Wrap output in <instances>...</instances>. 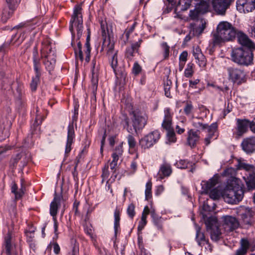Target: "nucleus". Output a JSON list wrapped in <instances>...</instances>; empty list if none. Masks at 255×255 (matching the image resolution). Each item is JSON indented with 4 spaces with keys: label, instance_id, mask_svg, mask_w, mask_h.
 I'll use <instances>...</instances> for the list:
<instances>
[{
    "label": "nucleus",
    "instance_id": "f257e3e1",
    "mask_svg": "<svg viewBox=\"0 0 255 255\" xmlns=\"http://www.w3.org/2000/svg\"><path fill=\"white\" fill-rule=\"evenodd\" d=\"M238 30L228 21L220 22L217 27V33L213 36L214 46H222L225 42L233 41Z\"/></svg>",
    "mask_w": 255,
    "mask_h": 255
},
{
    "label": "nucleus",
    "instance_id": "f03ea898",
    "mask_svg": "<svg viewBox=\"0 0 255 255\" xmlns=\"http://www.w3.org/2000/svg\"><path fill=\"white\" fill-rule=\"evenodd\" d=\"M244 195V186L236 181L228 183L223 191L222 197L225 202L234 204L240 202Z\"/></svg>",
    "mask_w": 255,
    "mask_h": 255
},
{
    "label": "nucleus",
    "instance_id": "7ed1b4c3",
    "mask_svg": "<svg viewBox=\"0 0 255 255\" xmlns=\"http://www.w3.org/2000/svg\"><path fill=\"white\" fill-rule=\"evenodd\" d=\"M231 56L232 60L239 65L248 66L253 62L252 49H233Z\"/></svg>",
    "mask_w": 255,
    "mask_h": 255
},
{
    "label": "nucleus",
    "instance_id": "20e7f679",
    "mask_svg": "<svg viewBox=\"0 0 255 255\" xmlns=\"http://www.w3.org/2000/svg\"><path fill=\"white\" fill-rule=\"evenodd\" d=\"M82 6L80 4L75 6L73 13L70 21L69 30L72 34L74 35V26L76 27L77 36L79 38L82 33L83 18L82 15Z\"/></svg>",
    "mask_w": 255,
    "mask_h": 255
},
{
    "label": "nucleus",
    "instance_id": "39448f33",
    "mask_svg": "<svg viewBox=\"0 0 255 255\" xmlns=\"http://www.w3.org/2000/svg\"><path fill=\"white\" fill-rule=\"evenodd\" d=\"M218 183V177L214 176L209 181H203L201 184L202 186L201 194H206L210 191L209 193L210 197L213 200H217L220 198V196H222L223 191L221 192L218 188L214 187Z\"/></svg>",
    "mask_w": 255,
    "mask_h": 255
},
{
    "label": "nucleus",
    "instance_id": "423d86ee",
    "mask_svg": "<svg viewBox=\"0 0 255 255\" xmlns=\"http://www.w3.org/2000/svg\"><path fill=\"white\" fill-rule=\"evenodd\" d=\"M132 127L136 133L141 130L146 125L148 116L146 113L141 110L136 109L130 113Z\"/></svg>",
    "mask_w": 255,
    "mask_h": 255
},
{
    "label": "nucleus",
    "instance_id": "0eeeda50",
    "mask_svg": "<svg viewBox=\"0 0 255 255\" xmlns=\"http://www.w3.org/2000/svg\"><path fill=\"white\" fill-rule=\"evenodd\" d=\"M206 230L209 233L211 239L215 242H218L223 238L222 233L218 225L216 217H209L205 222Z\"/></svg>",
    "mask_w": 255,
    "mask_h": 255
},
{
    "label": "nucleus",
    "instance_id": "6e6552de",
    "mask_svg": "<svg viewBox=\"0 0 255 255\" xmlns=\"http://www.w3.org/2000/svg\"><path fill=\"white\" fill-rule=\"evenodd\" d=\"M160 134L159 132L157 130H154L150 132L147 135L139 140V145L143 149H147L152 147L159 139Z\"/></svg>",
    "mask_w": 255,
    "mask_h": 255
},
{
    "label": "nucleus",
    "instance_id": "1a4fd4ad",
    "mask_svg": "<svg viewBox=\"0 0 255 255\" xmlns=\"http://www.w3.org/2000/svg\"><path fill=\"white\" fill-rule=\"evenodd\" d=\"M195 240L199 246L200 247L205 246L206 250L210 253L212 252L213 246L209 242V239L206 237L204 232L202 230L201 228L199 226H196V227Z\"/></svg>",
    "mask_w": 255,
    "mask_h": 255
},
{
    "label": "nucleus",
    "instance_id": "9d476101",
    "mask_svg": "<svg viewBox=\"0 0 255 255\" xmlns=\"http://www.w3.org/2000/svg\"><path fill=\"white\" fill-rule=\"evenodd\" d=\"M227 70L229 79L233 82L241 84L246 81V74L243 70L235 67H229Z\"/></svg>",
    "mask_w": 255,
    "mask_h": 255
},
{
    "label": "nucleus",
    "instance_id": "9b49d317",
    "mask_svg": "<svg viewBox=\"0 0 255 255\" xmlns=\"http://www.w3.org/2000/svg\"><path fill=\"white\" fill-rule=\"evenodd\" d=\"M2 254L4 255H17L15 246L12 242V234L10 231L4 238Z\"/></svg>",
    "mask_w": 255,
    "mask_h": 255
},
{
    "label": "nucleus",
    "instance_id": "f8f14e48",
    "mask_svg": "<svg viewBox=\"0 0 255 255\" xmlns=\"http://www.w3.org/2000/svg\"><path fill=\"white\" fill-rule=\"evenodd\" d=\"M231 4V0H212L214 11L218 15H225Z\"/></svg>",
    "mask_w": 255,
    "mask_h": 255
},
{
    "label": "nucleus",
    "instance_id": "ddd939ff",
    "mask_svg": "<svg viewBox=\"0 0 255 255\" xmlns=\"http://www.w3.org/2000/svg\"><path fill=\"white\" fill-rule=\"evenodd\" d=\"M236 214L241 217L245 225H251L253 223V213L251 210L241 207L236 210Z\"/></svg>",
    "mask_w": 255,
    "mask_h": 255
},
{
    "label": "nucleus",
    "instance_id": "4468645a",
    "mask_svg": "<svg viewBox=\"0 0 255 255\" xmlns=\"http://www.w3.org/2000/svg\"><path fill=\"white\" fill-rule=\"evenodd\" d=\"M223 227L225 230L227 232H232L239 226L238 220L231 216H226L223 217Z\"/></svg>",
    "mask_w": 255,
    "mask_h": 255
},
{
    "label": "nucleus",
    "instance_id": "2eb2a0df",
    "mask_svg": "<svg viewBox=\"0 0 255 255\" xmlns=\"http://www.w3.org/2000/svg\"><path fill=\"white\" fill-rule=\"evenodd\" d=\"M236 3L237 9L245 13L255 9V0H237Z\"/></svg>",
    "mask_w": 255,
    "mask_h": 255
},
{
    "label": "nucleus",
    "instance_id": "dca6fc26",
    "mask_svg": "<svg viewBox=\"0 0 255 255\" xmlns=\"http://www.w3.org/2000/svg\"><path fill=\"white\" fill-rule=\"evenodd\" d=\"M251 121L248 119L237 120V127L236 134L238 136H242L244 133L247 132L248 128H250Z\"/></svg>",
    "mask_w": 255,
    "mask_h": 255
},
{
    "label": "nucleus",
    "instance_id": "f3484780",
    "mask_svg": "<svg viewBox=\"0 0 255 255\" xmlns=\"http://www.w3.org/2000/svg\"><path fill=\"white\" fill-rule=\"evenodd\" d=\"M62 200L63 197L62 195L55 193L54 199L50 205V214L53 217L54 220H55L58 210L61 206V202Z\"/></svg>",
    "mask_w": 255,
    "mask_h": 255
},
{
    "label": "nucleus",
    "instance_id": "a211bd4d",
    "mask_svg": "<svg viewBox=\"0 0 255 255\" xmlns=\"http://www.w3.org/2000/svg\"><path fill=\"white\" fill-rule=\"evenodd\" d=\"M241 146L242 149L247 153H251L255 151V137L252 136L243 139Z\"/></svg>",
    "mask_w": 255,
    "mask_h": 255
},
{
    "label": "nucleus",
    "instance_id": "6ab92c4d",
    "mask_svg": "<svg viewBox=\"0 0 255 255\" xmlns=\"http://www.w3.org/2000/svg\"><path fill=\"white\" fill-rule=\"evenodd\" d=\"M237 36L238 42L246 48H255V44L249 37L242 31H238Z\"/></svg>",
    "mask_w": 255,
    "mask_h": 255
},
{
    "label": "nucleus",
    "instance_id": "aec40b11",
    "mask_svg": "<svg viewBox=\"0 0 255 255\" xmlns=\"http://www.w3.org/2000/svg\"><path fill=\"white\" fill-rule=\"evenodd\" d=\"M20 161V165L19 166L23 168L27 164L28 159L26 158V155L24 153L17 154L15 157H12L10 161V167L12 169L16 167L17 163Z\"/></svg>",
    "mask_w": 255,
    "mask_h": 255
},
{
    "label": "nucleus",
    "instance_id": "412c9836",
    "mask_svg": "<svg viewBox=\"0 0 255 255\" xmlns=\"http://www.w3.org/2000/svg\"><path fill=\"white\" fill-rule=\"evenodd\" d=\"M75 138V132L74 129L73 124H70L68 126V135L67 143L65 148V153L67 154L71 150V145L73 142V139Z\"/></svg>",
    "mask_w": 255,
    "mask_h": 255
},
{
    "label": "nucleus",
    "instance_id": "4be33fe9",
    "mask_svg": "<svg viewBox=\"0 0 255 255\" xmlns=\"http://www.w3.org/2000/svg\"><path fill=\"white\" fill-rule=\"evenodd\" d=\"M198 132V130L194 131L193 129H190L188 132L187 143L191 148L195 147L199 140Z\"/></svg>",
    "mask_w": 255,
    "mask_h": 255
},
{
    "label": "nucleus",
    "instance_id": "5701e85b",
    "mask_svg": "<svg viewBox=\"0 0 255 255\" xmlns=\"http://www.w3.org/2000/svg\"><path fill=\"white\" fill-rule=\"evenodd\" d=\"M172 168L170 164L164 162L161 165L157 174L158 178L160 180L164 177H168L172 173Z\"/></svg>",
    "mask_w": 255,
    "mask_h": 255
},
{
    "label": "nucleus",
    "instance_id": "b1692460",
    "mask_svg": "<svg viewBox=\"0 0 255 255\" xmlns=\"http://www.w3.org/2000/svg\"><path fill=\"white\" fill-rule=\"evenodd\" d=\"M162 127L166 131L173 129L172 127V117L169 109L164 111V119L162 124Z\"/></svg>",
    "mask_w": 255,
    "mask_h": 255
},
{
    "label": "nucleus",
    "instance_id": "393cba45",
    "mask_svg": "<svg viewBox=\"0 0 255 255\" xmlns=\"http://www.w3.org/2000/svg\"><path fill=\"white\" fill-rule=\"evenodd\" d=\"M243 178L249 190L255 188V172L254 171H250V173H246Z\"/></svg>",
    "mask_w": 255,
    "mask_h": 255
},
{
    "label": "nucleus",
    "instance_id": "a878e982",
    "mask_svg": "<svg viewBox=\"0 0 255 255\" xmlns=\"http://www.w3.org/2000/svg\"><path fill=\"white\" fill-rule=\"evenodd\" d=\"M193 6L197 9L201 14H204L208 11L209 3L204 0H196Z\"/></svg>",
    "mask_w": 255,
    "mask_h": 255
},
{
    "label": "nucleus",
    "instance_id": "bb28decb",
    "mask_svg": "<svg viewBox=\"0 0 255 255\" xmlns=\"http://www.w3.org/2000/svg\"><path fill=\"white\" fill-rule=\"evenodd\" d=\"M16 7L8 5L5 6L2 11L1 20L3 22H6L7 20L12 16Z\"/></svg>",
    "mask_w": 255,
    "mask_h": 255
},
{
    "label": "nucleus",
    "instance_id": "cd10ccee",
    "mask_svg": "<svg viewBox=\"0 0 255 255\" xmlns=\"http://www.w3.org/2000/svg\"><path fill=\"white\" fill-rule=\"evenodd\" d=\"M107 55L109 58H111V65L115 72L118 66V51H114V49H109Z\"/></svg>",
    "mask_w": 255,
    "mask_h": 255
},
{
    "label": "nucleus",
    "instance_id": "c85d7f7f",
    "mask_svg": "<svg viewBox=\"0 0 255 255\" xmlns=\"http://www.w3.org/2000/svg\"><path fill=\"white\" fill-rule=\"evenodd\" d=\"M75 54L77 59L79 58L81 61L84 59L83 52L86 55L85 60L87 62H89L90 60L91 49H84V51L82 49H74Z\"/></svg>",
    "mask_w": 255,
    "mask_h": 255
},
{
    "label": "nucleus",
    "instance_id": "c756f323",
    "mask_svg": "<svg viewBox=\"0 0 255 255\" xmlns=\"http://www.w3.org/2000/svg\"><path fill=\"white\" fill-rule=\"evenodd\" d=\"M196 0H180L179 1L178 5L175 8V11L176 12L179 7L182 11L186 10L191 6H193L195 4Z\"/></svg>",
    "mask_w": 255,
    "mask_h": 255
},
{
    "label": "nucleus",
    "instance_id": "7c9ffc66",
    "mask_svg": "<svg viewBox=\"0 0 255 255\" xmlns=\"http://www.w3.org/2000/svg\"><path fill=\"white\" fill-rule=\"evenodd\" d=\"M249 248V243L247 239H242L240 247L237 250L235 255H245Z\"/></svg>",
    "mask_w": 255,
    "mask_h": 255
},
{
    "label": "nucleus",
    "instance_id": "2f4dec72",
    "mask_svg": "<svg viewBox=\"0 0 255 255\" xmlns=\"http://www.w3.org/2000/svg\"><path fill=\"white\" fill-rule=\"evenodd\" d=\"M150 214L154 225L157 227L158 230H162L163 226L161 217L157 215L154 210L151 211Z\"/></svg>",
    "mask_w": 255,
    "mask_h": 255
},
{
    "label": "nucleus",
    "instance_id": "473e14b6",
    "mask_svg": "<svg viewBox=\"0 0 255 255\" xmlns=\"http://www.w3.org/2000/svg\"><path fill=\"white\" fill-rule=\"evenodd\" d=\"M193 126L199 129H205L208 128V125L203 123V119L202 118L192 117Z\"/></svg>",
    "mask_w": 255,
    "mask_h": 255
},
{
    "label": "nucleus",
    "instance_id": "72a5a7b5",
    "mask_svg": "<svg viewBox=\"0 0 255 255\" xmlns=\"http://www.w3.org/2000/svg\"><path fill=\"white\" fill-rule=\"evenodd\" d=\"M102 48H114L115 45L114 38L113 36L102 37Z\"/></svg>",
    "mask_w": 255,
    "mask_h": 255
},
{
    "label": "nucleus",
    "instance_id": "f704fd0d",
    "mask_svg": "<svg viewBox=\"0 0 255 255\" xmlns=\"http://www.w3.org/2000/svg\"><path fill=\"white\" fill-rule=\"evenodd\" d=\"M101 28L102 37L113 36L111 27H109L107 23L102 21L101 23Z\"/></svg>",
    "mask_w": 255,
    "mask_h": 255
},
{
    "label": "nucleus",
    "instance_id": "c9c22d12",
    "mask_svg": "<svg viewBox=\"0 0 255 255\" xmlns=\"http://www.w3.org/2000/svg\"><path fill=\"white\" fill-rule=\"evenodd\" d=\"M23 180L21 179V188L19 191H17V185L14 183L11 187V191L14 193L15 198L16 199L20 198L24 194V192L23 189H24V186L23 185Z\"/></svg>",
    "mask_w": 255,
    "mask_h": 255
},
{
    "label": "nucleus",
    "instance_id": "e433bc0d",
    "mask_svg": "<svg viewBox=\"0 0 255 255\" xmlns=\"http://www.w3.org/2000/svg\"><path fill=\"white\" fill-rule=\"evenodd\" d=\"M114 218V230L115 235H117L118 229L120 228V211L118 208L115 209Z\"/></svg>",
    "mask_w": 255,
    "mask_h": 255
},
{
    "label": "nucleus",
    "instance_id": "4c0bfd02",
    "mask_svg": "<svg viewBox=\"0 0 255 255\" xmlns=\"http://www.w3.org/2000/svg\"><path fill=\"white\" fill-rule=\"evenodd\" d=\"M40 51L41 58H49L55 61V56H54V52H53L52 55L50 54L52 52L51 49H40Z\"/></svg>",
    "mask_w": 255,
    "mask_h": 255
},
{
    "label": "nucleus",
    "instance_id": "58836bf2",
    "mask_svg": "<svg viewBox=\"0 0 255 255\" xmlns=\"http://www.w3.org/2000/svg\"><path fill=\"white\" fill-rule=\"evenodd\" d=\"M215 204L211 200H207L204 202L203 209L206 212H212L215 210Z\"/></svg>",
    "mask_w": 255,
    "mask_h": 255
},
{
    "label": "nucleus",
    "instance_id": "ea45409f",
    "mask_svg": "<svg viewBox=\"0 0 255 255\" xmlns=\"http://www.w3.org/2000/svg\"><path fill=\"white\" fill-rule=\"evenodd\" d=\"M15 37V35L13 36L10 40L5 42L2 46V48L9 46H18V44H17L16 43L19 42V38H17L16 39H14Z\"/></svg>",
    "mask_w": 255,
    "mask_h": 255
},
{
    "label": "nucleus",
    "instance_id": "a19ab883",
    "mask_svg": "<svg viewBox=\"0 0 255 255\" xmlns=\"http://www.w3.org/2000/svg\"><path fill=\"white\" fill-rule=\"evenodd\" d=\"M218 126L216 123H213L210 126H208V136L211 137V138L216 136V138H217V135H215V133L217 130Z\"/></svg>",
    "mask_w": 255,
    "mask_h": 255
},
{
    "label": "nucleus",
    "instance_id": "79ce46f5",
    "mask_svg": "<svg viewBox=\"0 0 255 255\" xmlns=\"http://www.w3.org/2000/svg\"><path fill=\"white\" fill-rule=\"evenodd\" d=\"M71 244L73 246L72 252L69 253L68 255H79V245L76 240L74 239L71 240Z\"/></svg>",
    "mask_w": 255,
    "mask_h": 255
},
{
    "label": "nucleus",
    "instance_id": "37998d69",
    "mask_svg": "<svg viewBox=\"0 0 255 255\" xmlns=\"http://www.w3.org/2000/svg\"><path fill=\"white\" fill-rule=\"evenodd\" d=\"M128 143L130 149H133L136 145L135 138L132 134H128L127 136Z\"/></svg>",
    "mask_w": 255,
    "mask_h": 255
},
{
    "label": "nucleus",
    "instance_id": "c03bdc74",
    "mask_svg": "<svg viewBox=\"0 0 255 255\" xmlns=\"http://www.w3.org/2000/svg\"><path fill=\"white\" fill-rule=\"evenodd\" d=\"M193 106L191 102L187 101L186 102L185 106L184 108L183 111L186 116H190L193 111Z\"/></svg>",
    "mask_w": 255,
    "mask_h": 255
},
{
    "label": "nucleus",
    "instance_id": "a18cd8bd",
    "mask_svg": "<svg viewBox=\"0 0 255 255\" xmlns=\"http://www.w3.org/2000/svg\"><path fill=\"white\" fill-rule=\"evenodd\" d=\"M151 188H152V183L150 181H149L148 182H147L146 183V189H145V191L146 200H148V199H150L152 197Z\"/></svg>",
    "mask_w": 255,
    "mask_h": 255
},
{
    "label": "nucleus",
    "instance_id": "49530a36",
    "mask_svg": "<svg viewBox=\"0 0 255 255\" xmlns=\"http://www.w3.org/2000/svg\"><path fill=\"white\" fill-rule=\"evenodd\" d=\"M172 84V82L170 80H168V78L166 82L164 83V91L165 95L167 97H171V94L170 92V90L171 88V86Z\"/></svg>",
    "mask_w": 255,
    "mask_h": 255
},
{
    "label": "nucleus",
    "instance_id": "de8ad7c7",
    "mask_svg": "<svg viewBox=\"0 0 255 255\" xmlns=\"http://www.w3.org/2000/svg\"><path fill=\"white\" fill-rule=\"evenodd\" d=\"M239 169H244L247 172L246 173H250V171H254V167L252 165L250 164H248L245 163H240L239 164Z\"/></svg>",
    "mask_w": 255,
    "mask_h": 255
},
{
    "label": "nucleus",
    "instance_id": "09e8293b",
    "mask_svg": "<svg viewBox=\"0 0 255 255\" xmlns=\"http://www.w3.org/2000/svg\"><path fill=\"white\" fill-rule=\"evenodd\" d=\"M193 55L196 59L200 61H204L205 58L201 51V49H193Z\"/></svg>",
    "mask_w": 255,
    "mask_h": 255
},
{
    "label": "nucleus",
    "instance_id": "8fccbe9b",
    "mask_svg": "<svg viewBox=\"0 0 255 255\" xmlns=\"http://www.w3.org/2000/svg\"><path fill=\"white\" fill-rule=\"evenodd\" d=\"M193 64L189 63L187 64V67L184 71V75L187 78L192 77L193 74Z\"/></svg>",
    "mask_w": 255,
    "mask_h": 255
},
{
    "label": "nucleus",
    "instance_id": "3c124183",
    "mask_svg": "<svg viewBox=\"0 0 255 255\" xmlns=\"http://www.w3.org/2000/svg\"><path fill=\"white\" fill-rule=\"evenodd\" d=\"M39 78L38 76H35L32 79L30 83V88L32 91H35L37 89V84L39 82Z\"/></svg>",
    "mask_w": 255,
    "mask_h": 255
},
{
    "label": "nucleus",
    "instance_id": "603ef678",
    "mask_svg": "<svg viewBox=\"0 0 255 255\" xmlns=\"http://www.w3.org/2000/svg\"><path fill=\"white\" fill-rule=\"evenodd\" d=\"M205 23L202 24L199 26L193 29L194 34L197 36L200 35L205 28Z\"/></svg>",
    "mask_w": 255,
    "mask_h": 255
},
{
    "label": "nucleus",
    "instance_id": "864d4df0",
    "mask_svg": "<svg viewBox=\"0 0 255 255\" xmlns=\"http://www.w3.org/2000/svg\"><path fill=\"white\" fill-rule=\"evenodd\" d=\"M134 209H135V206L132 203L128 205V208L127 209V213H128V216L131 219H132L135 215Z\"/></svg>",
    "mask_w": 255,
    "mask_h": 255
},
{
    "label": "nucleus",
    "instance_id": "5fc2aeb1",
    "mask_svg": "<svg viewBox=\"0 0 255 255\" xmlns=\"http://www.w3.org/2000/svg\"><path fill=\"white\" fill-rule=\"evenodd\" d=\"M136 23H134L130 28H127L125 30V32L123 34V37L125 36L126 39L128 40L129 38V35L134 30Z\"/></svg>",
    "mask_w": 255,
    "mask_h": 255
},
{
    "label": "nucleus",
    "instance_id": "6e6d98bb",
    "mask_svg": "<svg viewBox=\"0 0 255 255\" xmlns=\"http://www.w3.org/2000/svg\"><path fill=\"white\" fill-rule=\"evenodd\" d=\"M167 136L170 141L175 142L176 141V138L175 137V133L174 129L167 131Z\"/></svg>",
    "mask_w": 255,
    "mask_h": 255
},
{
    "label": "nucleus",
    "instance_id": "4d7b16f0",
    "mask_svg": "<svg viewBox=\"0 0 255 255\" xmlns=\"http://www.w3.org/2000/svg\"><path fill=\"white\" fill-rule=\"evenodd\" d=\"M201 14L195 7L194 9L191 10L189 13V16L193 20L196 19L198 18L199 14Z\"/></svg>",
    "mask_w": 255,
    "mask_h": 255
},
{
    "label": "nucleus",
    "instance_id": "13d9d810",
    "mask_svg": "<svg viewBox=\"0 0 255 255\" xmlns=\"http://www.w3.org/2000/svg\"><path fill=\"white\" fill-rule=\"evenodd\" d=\"M92 86L93 92H95L97 90L98 80L97 76L94 77V74L93 73L92 78L91 79Z\"/></svg>",
    "mask_w": 255,
    "mask_h": 255
},
{
    "label": "nucleus",
    "instance_id": "bf43d9fd",
    "mask_svg": "<svg viewBox=\"0 0 255 255\" xmlns=\"http://www.w3.org/2000/svg\"><path fill=\"white\" fill-rule=\"evenodd\" d=\"M141 71V67L138 64L137 62L134 63L133 68H132V72L135 75H138L140 72Z\"/></svg>",
    "mask_w": 255,
    "mask_h": 255
},
{
    "label": "nucleus",
    "instance_id": "052dcab7",
    "mask_svg": "<svg viewBox=\"0 0 255 255\" xmlns=\"http://www.w3.org/2000/svg\"><path fill=\"white\" fill-rule=\"evenodd\" d=\"M121 124L123 125L124 128H126L127 130L129 132L130 131L128 129L129 128V119L127 116H124V118L121 121Z\"/></svg>",
    "mask_w": 255,
    "mask_h": 255
},
{
    "label": "nucleus",
    "instance_id": "680f3d73",
    "mask_svg": "<svg viewBox=\"0 0 255 255\" xmlns=\"http://www.w3.org/2000/svg\"><path fill=\"white\" fill-rule=\"evenodd\" d=\"M109 166L108 164H106L104 167L103 168V173L102 174V177L103 178V181L104 180L108 178L109 175V172L108 171Z\"/></svg>",
    "mask_w": 255,
    "mask_h": 255
},
{
    "label": "nucleus",
    "instance_id": "e2e57ef3",
    "mask_svg": "<svg viewBox=\"0 0 255 255\" xmlns=\"http://www.w3.org/2000/svg\"><path fill=\"white\" fill-rule=\"evenodd\" d=\"M34 69L36 72L35 76H38L40 77V63L39 61H35L34 60Z\"/></svg>",
    "mask_w": 255,
    "mask_h": 255
},
{
    "label": "nucleus",
    "instance_id": "0e129e2a",
    "mask_svg": "<svg viewBox=\"0 0 255 255\" xmlns=\"http://www.w3.org/2000/svg\"><path fill=\"white\" fill-rule=\"evenodd\" d=\"M34 230L25 231V233L27 236L28 241L31 242L32 241V239L34 238Z\"/></svg>",
    "mask_w": 255,
    "mask_h": 255
},
{
    "label": "nucleus",
    "instance_id": "69168bd1",
    "mask_svg": "<svg viewBox=\"0 0 255 255\" xmlns=\"http://www.w3.org/2000/svg\"><path fill=\"white\" fill-rule=\"evenodd\" d=\"M176 164L177 167L180 168L185 169L188 167V162L185 160H181Z\"/></svg>",
    "mask_w": 255,
    "mask_h": 255
},
{
    "label": "nucleus",
    "instance_id": "338daca9",
    "mask_svg": "<svg viewBox=\"0 0 255 255\" xmlns=\"http://www.w3.org/2000/svg\"><path fill=\"white\" fill-rule=\"evenodd\" d=\"M80 202L77 200H75L73 204V210L75 213V215L77 216L80 215V212L78 211V206Z\"/></svg>",
    "mask_w": 255,
    "mask_h": 255
},
{
    "label": "nucleus",
    "instance_id": "774afa93",
    "mask_svg": "<svg viewBox=\"0 0 255 255\" xmlns=\"http://www.w3.org/2000/svg\"><path fill=\"white\" fill-rule=\"evenodd\" d=\"M123 142L117 146L115 148V151L113 154H116L118 155H122L123 152V150L122 148Z\"/></svg>",
    "mask_w": 255,
    "mask_h": 255
}]
</instances>
